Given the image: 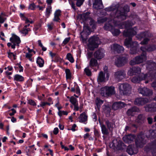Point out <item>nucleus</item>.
Instances as JSON below:
<instances>
[{
	"label": "nucleus",
	"mask_w": 156,
	"mask_h": 156,
	"mask_svg": "<svg viewBox=\"0 0 156 156\" xmlns=\"http://www.w3.org/2000/svg\"><path fill=\"white\" fill-rule=\"evenodd\" d=\"M155 129L150 130L149 134L146 136L144 135H139L135 140V145L137 147H143L147 142V139H152L156 137V123L152 126Z\"/></svg>",
	"instance_id": "obj_1"
},
{
	"label": "nucleus",
	"mask_w": 156,
	"mask_h": 156,
	"mask_svg": "<svg viewBox=\"0 0 156 156\" xmlns=\"http://www.w3.org/2000/svg\"><path fill=\"white\" fill-rule=\"evenodd\" d=\"M146 80L145 82L146 83L153 80H156V72L149 74H142L139 76H135L131 79V81L133 83H139L141 80Z\"/></svg>",
	"instance_id": "obj_2"
},
{
	"label": "nucleus",
	"mask_w": 156,
	"mask_h": 156,
	"mask_svg": "<svg viewBox=\"0 0 156 156\" xmlns=\"http://www.w3.org/2000/svg\"><path fill=\"white\" fill-rule=\"evenodd\" d=\"M130 11L129 7L128 5L120 8L119 9L116 10L114 14V17L122 21L126 19L128 17L127 13Z\"/></svg>",
	"instance_id": "obj_3"
},
{
	"label": "nucleus",
	"mask_w": 156,
	"mask_h": 156,
	"mask_svg": "<svg viewBox=\"0 0 156 156\" xmlns=\"http://www.w3.org/2000/svg\"><path fill=\"white\" fill-rule=\"evenodd\" d=\"M124 45L127 48H130V53L131 54H134L137 53L138 44L136 41H133L132 38H126L124 41Z\"/></svg>",
	"instance_id": "obj_4"
},
{
	"label": "nucleus",
	"mask_w": 156,
	"mask_h": 156,
	"mask_svg": "<svg viewBox=\"0 0 156 156\" xmlns=\"http://www.w3.org/2000/svg\"><path fill=\"white\" fill-rule=\"evenodd\" d=\"M149 33L147 31H145L140 32L136 34V37L137 40L141 41L140 44L141 45L147 44L150 39L149 38Z\"/></svg>",
	"instance_id": "obj_5"
},
{
	"label": "nucleus",
	"mask_w": 156,
	"mask_h": 156,
	"mask_svg": "<svg viewBox=\"0 0 156 156\" xmlns=\"http://www.w3.org/2000/svg\"><path fill=\"white\" fill-rule=\"evenodd\" d=\"M89 48L90 50L93 51L97 48L100 43L99 38L97 36H93L90 37L88 40Z\"/></svg>",
	"instance_id": "obj_6"
},
{
	"label": "nucleus",
	"mask_w": 156,
	"mask_h": 156,
	"mask_svg": "<svg viewBox=\"0 0 156 156\" xmlns=\"http://www.w3.org/2000/svg\"><path fill=\"white\" fill-rule=\"evenodd\" d=\"M119 92L121 95H127L131 92V86L127 83L119 84Z\"/></svg>",
	"instance_id": "obj_7"
},
{
	"label": "nucleus",
	"mask_w": 156,
	"mask_h": 156,
	"mask_svg": "<svg viewBox=\"0 0 156 156\" xmlns=\"http://www.w3.org/2000/svg\"><path fill=\"white\" fill-rule=\"evenodd\" d=\"M145 151H151L153 156H156V140L148 143L144 148Z\"/></svg>",
	"instance_id": "obj_8"
},
{
	"label": "nucleus",
	"mask_w": 156,
	"mask_h": 156,
	"mask_svg": "<svg viewBox=\"0 0 156 156\" xmlns=\"http://www.w3.org/2000/svg\"><path fill=\"white\" fill-rule=\"evenodd\" d=\"M101 93H105L107 96L114 94L115 93V87L113 86H105L101 89Z\"/></svg>",
	"instance_id": "obj_9"
},
{
	"label": "nucleus",
	"mask_w": 156,
	"mask_h": 156,
	"mask_svg": "<svg viewBox=\"0 0 156 156\" xmlns=\"http://www.w3.org/2000/svg\"><path fill=\"white\" fill-rule=\"evenodd\" d=\"M136 147L134 145H129L127 147L126 151L130 155L137 154L138 151V147H137L136 145Z\"/></svg>",
	"instance_id": "obj_10"
},
{
	"label": "nucleus",
	"mask_w": 156,
	"mask_h": 156,
	"mask_svg": "<svg viewBox=\"0 0 156 156\" xmlns=\"http://www.w3.org/2000/svg\"><path fill=\"white\" fill-rule=\"evenodd\" d=\"M127 59L125 57L119 56L117 58L115 62V65L118 67L123 66L127 62Z\"/></svg>",
	"instance_id": "obj_11"
},
{
	"label": "nucleus",
	"mask_w": 156,
	"mask_h": 156,
	"mask_svg": "<svg viewBox=\"0 0 156 156\" xmlns=\"http://www.w3.org/2000/svg\"><path fill=\"white\" fill-rule=\"evenodd\" d=\"M138 91L139 93L142 94L144 96H150L153 94V92L151 90L145 87L139 88Z\"/></svg>",
	"instance_id": "obj_12"
},
{
	"label": "nucleus",
	"mask_w": 156,
	"mask_h": 156,
	"mask_svg": "<svg viewBox=\"0 0 156 156\" xmlns=\"http://www.w3.org/2000/svg\"><path fill=\"white\" fill-rule=\"evenodd\" d=\"M126 73L123 70H118L115 74V76L116 79L119 81H121L126 77Z\"/></svg>",
	"instance_id": "obj_13"
},
{
	"label": "nucleus",
	"mask_w": 156,
	"mask_h": 156,
	"mask_svg": "<svg viewBox=\"0 0 156 156\" xmlns=\"http://www.w3.org/2000/svg\"><path fill=\"white\" fill-rule=\"evenodd\" d=\"M123 35L124 36L128 37V38L132 37L136 34V32L133 28H130L127 30H124L123 32Z\"/></svg>",
	"instance_id": "obj_14"
},
{
	"label": "nucleus",
	"mask_w": 156,
	"mask_h": 156,
	"mask_svg": "<svg viewBox=\"0 0 156 156\" xmlns=\"http://www.w3.org/2000/svg\"><path fill=\"white\" fill-rule=\"evenodd\" d=\"M144 58L140 56L135 57L129 62V64L133 66L136 64H139L143 62Z\"/></svg>",
	"instance_id": "obj_15"
},
{
	"label": "nucleus",
	"mask_w": 156,
	"mask_h": 156,
	"mask_svg": "<svg viewBox=\"0 0 156 156\" xmlns=\"http://www.w3.org/2000/svg\"><path fill=\"white\" fill-rule=\"evenodd\" d=\"M141 69L138 66H133L130 68L128 72V74L129 76L136 75V73L140 74L141 72Z\"/></svg>",
	"instance_id": "obj_16"
},
{
	"label": "nucleus",
	"mask_w": 156,
	"mask_h": 156,
	"mask_svg": "<svg viewBox=\"0 0 156 156\" xmlns=\"http://www.w3.org/2000/svg\"><path fill=\"white\" fill-rule=\"evenodd\" d=\"M148 101L147 99L143 98H136L134 101L135 105L138 106H142L146 104Z\"/></svg>",
	"instance_id": "obj_17"
},
{
	"label": "nucleus",
	"mask_w": 156,
	"mask_h": 156,
	"mask_svg": "<svg viewBox=\"0 0 156 156\" xmlns=\"http://www.w3.org/2000/svg\"><path fill=\"white\" fill-rule=\"evenodd\" d=\"M115 141L116 144L113 141L110 144L109 146L110 147H112L114 149L121 150L122 148L123 143L122 142H118L117 141Z\"/></svg>",
	"instance_id": "obj_18"
},
{
	"label": "nucleus",
	"mask_w": 156,
	"mask_h": 156,
	"mask_svg": "<svg viewBox=\"0 0 156 156\" xmlns=\"http://www.w3.org/2000/svg\"><path fill=\"white\" fill-rule=\"evenodd\" d=\"M147 68L149 70V72L146 74H149L152 73L156 72L155 71H152V70H155L156 69V63L154 62H150L147 66Z\"/></svg>",
	"instance_id": "obj_19"
},
{
	"label": "nucleus",
	"mask_w": 156,
	"mask_h": 156,
	"mask_svg": "<svg viewBox=\"0 0 156 156\" xmlns=\"http://www.w3.org/2000/svg\"><path fill=\"white\" fill-rule=\"evenodd\" d=\"M105 55L102 49H99L96 51L94 53V56L95 58L99 60L102 59Z\"/></svg>",
	"instance_id": "obj_20"
},
{
	"label": "nucleus",
	"mask_w": 156,
	"mask_h": 156,
	"mask_svg": "<svg viewBox=\"0 0 156 156\" xmlns=\"http://www.w3.org/2000/svg\"><path fill=\"white\" fill-rule=\"evenodd\" d=\"M90 30V27L88 25L84 26L82 31L80 34L81 38L83 41H86V38L84 37L83 35L85 34L87 35L88 34V32Z\"/></svg>",
	"instance_id": "obj_21"
},
{
	"label": "nucleus",
	"mask_w": 156,
	"mask_h": 156,
	"mask_svg": "<svg viewBox=\"0 0 156 156\" xmlns=\"http://www.w3.org/2000/svg\"><path fill=\"white\" fill-rule=\"evenodd\" d=\"M9 41L12 43H14L18 46H19V44L21 42L19 37L14 34H12V37L10 38Z\"/></svg>",
	"instance_id": "obj_22"
},
{
	"label": "nucleus",
	"mask_w": 156,
	"mask_h": 156,
	"mask_svg": "<svg viewBox=\"0 0 156 156\" xmlns=\"http://www.w3.org/2000/svg\"><path fill=\"white\" fill-rule=\"evenodd\" d=\"M93 7L96 9H102L104 8L102 0H94Z\"/></svg>",
	"instance_id": "obj_23"
},
{
	"label": "nucleus",
	"mask_w": 156,
	"mask_h": 156,
	"mask_svg": "<svg viewBox=\"0 0 156 156\" xmlns=\"http://www.w3.org/2000/svg\"><path fill=\"white\" fill-rule=\"evenodd\" d=\"M135 137L134 135L130 134L125 135L123 137L122 139L125 143H130L133 140Z\"/></svg>",
	"instance_id": "obj_24"
},
{
	"label": "nucleus",
	"mask_w": 156,
	"mask_h": 156,
	"mask_svg": "<svg viewBox=\"0 0 156 156\" xmlns=\"http://www.w3.org/2000/svg\"><path fill=\"white\" fill-rule=\"evenodd\" d=\"M147 111L151 112H156V103H152L147 105L145 108Z\"/></svg>",
	"instance_id": "obj_25"
},
{
	"label": "nucleus",
	"mask_w": 156,
	"mask_h": 156,
	"mask_svg": "<svg viewBox=\"0 0 156 156\" xmlns=\"http://www.w3.org/2000/svg\"><path fill=\"white\" fill-rule=\"evenodd\" d=\"M125 105V104L123 102L121 101L115 102L113 104L112 108L114 110H116L124 107Z\"/></svg>",
	"instance_id": "obj_26"
},
{
	"label": "nucleus",
	"mask_w": 156,
	"mask_h": 156,
	"mask_svg": "<svg viewBox=\"0 0 156 156\" xmlns=\"http://www.w3.org/2000/svg\"><path fill=\"white\" fill-rule=\"evenodd\" d=\"M90 12H87L80 14L79 16L80 19L82 20L84 23H85L90 18Z\"/></svg>",
	"instance_id": "obj_27"
},
{
	"label": "nucleus",
	"mask_w": 156,
	"mask_h": 156,
	"mask_svg": "<svg viewBox=\"0 0 156 156\" xmlns=\"http://www.w3.org/2000/svg\"><path fill=\"white\" fill-rule=\"evenodd\" d=\"M113 49L116 52L118 53L122 52L124 50V48L118 44H115L113 46Z\"/></svg>",
	"instance_id": "obj_28"
},
{
	"label": "nucleus",
	"mask_w": 156,
	"mask_h": 156,
	"mask_svg": "<svg viewBox=\"0 0 156 156\" xmlns=\"http://www.w3.org/2000/svg\"><path fill=\"white\" fill-rule=\"evenodd\" d=\"M139 110V109L136 106H133L127 110V114L128 115L133 116L134 115L133 112H138Z\"/></svg>",
	"instance_id": "obj_29"
},
{
	"label": "nucleus",
	"mask_w": 156,
	"mask_h": 156,
	"mask_svg": "<svg viewBox=\"0 0 156 156\" xmlns=\"http://www.w3.org/2000/svg\"><path fill=\"white\" fill-rule=\"evenodd\" d=\"M78 118L79 119V122H80L82 123L87 121V116L85 112H83L80 114V116L78 117Z\"/></svg>",
	"instance_id": "obj_30"
},
{
	"label": "nucleus",
	"mask_w": 156,
	"mask_h": 156,
	"mask_svg": "<svg viewBox=\"0 0 156 156\" xmlns=\"http://www.w3.org/2000/svg\"><path fill=\"white\" fill-rule=\"evenodd\" d=\"M105 80V73L102 71L100 72L98 78L97 79L98 82L102 83Z\"/></svg>",
	"instance_id": "obj_31"
},
{
	"label": "nucleus",
	"mask_w": 156,
	"mask_h": 156,
	"mask_svg": "<svg viewBox=\"0 0 156 156\" xmlns=\"http://www.w3.org/2000/svg\"><path fill=\"white\" fill-rule=\"evenodd\" d=\"M104 28L105 30L111 31L114 28V26L112 24L111 22H108L105 23Z\"/></svg>",
	"instance_id": "obj_32"
},
{
	"label": "nucleus",
	"mask_w": 156,
	"mask_h": 156,
	"mask_svg": "<svg viewBox=\"0 0 156 156\" xmlns=\"http://www.w3.org/2000/svg\"><path fill=\"white\" fill-rule=\"evenodd\" d=\"M13 80L14 81L20 82H23L24 81V77L18 74H16L13 76Z\"/></svg>",
	"instance_id": "obj_33"
},
{
	"label": "nucleus",
	"mask_w": 156,
	"mask_h": 156,
	"mask_svg": "<svg viewBox=\"0 0 156 156\" xmlns=\"http://www.w3.org/2000/svg\"><path fill=\"white\" fill-rule=\"evenodd\" d=\"M98 64L97 60L94 58H92L90 60L89 62V66L92 68L93 67H96Z\"/></svg>",
	"instance_id": "obj_34"
},
{
	"label": "nucleus",
	"mask_w": 156,
	"mask_h": 156,
	"mask_svg": "<svg viewBox=\"0 0 156 156\" xmlns=\"http://www.w3.org/2000/svg\"><path fill=\"white\" fill-rule=\"evenodd\" d=\"M147 51L151 52L156 50V45L155 44H149L147 45Z\"/></svg>",
	"instance_id": "obj_35"
},
{
	"label": "nucleus",
	"mask_w": 156,
	"mask_h": 156,
	"mask_svg": "<svg viewBox=\"0 0 156 156\" xmlns=\"http://www.w3.org/2000/svg\"><path fill=\"white\" fill-rule=\"evenodd\" d=\"M105 122L108 129L109 131H112L113 128V122L109 121L108 119L105 120Z\"/></svg>",
	"instance_id": "obj_36"
},
{
	"label": "nucleus",
	"mask_w": 156,
	"mask_h": 156,
	"mask_svg": "<svg viewBox=\"0 0 156 156\" xmlns=\"http://www.w3.org/2000/svg\"><path fill=\"white\" fill-rule=\"evenodd\" d=\"M102 133L104 135H108L109 134L108 129L106 127V126L104 124L101 126Z\"/></svg>",
	"instance_id": "obj_37"
},
{
	"label": "nucleus",
	"mask_w": 156,
	"mask_h": 156,
	"mask_svg": "<svg viewBox=\"0 0 156 156\" xmlns=\"http://www.w3.org/2000/svg\"><path fill=\"white\" fill-rule=\"evenodd\" d=\"M36 63L39 67H42L44 66V62L42 58L40 57H38Z\"/></svg>",
	"instance_id": "obj_38"
},
{
	"label": "nucleus",
	"mask_w": 156,
	"mask_h": 156,
	"mask_svg": "<svg viewBox=\"0 0 156 156\" xmlns=\"http://www.w3.org/2000/svg\"><path fill=\"white\" fill-rule=\"evenodd\" d=\"M145 117L142 114H139L137 116L136 120L137 122L139 123H142L144 122Z\"/></svg>",
	"instance_id": "obj_39"
},
{
	"label": "nucleus",
	"mask_w": 156,
	"mask_h": 156,
	"mask_svg": "<svg viewBox=\"0 0 156 156\" xmlns=\"http://www.w3.org/2000/svg\"><path fill=\"white\" fill-rule=\"evenodd\" d=\"M89 20H90L89 22L90 26L91 27L92 29H95L96 27V23L95 21L91 17L90 18Z\"/></svg>",
	"instance_id": "obj_40"
},
{
	"label": "nucleus",
	"mask_w": 156,
	"mask_h": 156,
	"mask_svg": "<svg viewBox=\"0 0 156 156\" xmlns=\"http://www.w3.org/2000/svg\"><path fill=\"white\" fill-rule=\"evenodd\" d=\"M111 32L114 36L119 35L120 33V30L118 29H115L114 28L111 30Z\"/></svg>",
	"instance_id": "obj_41"
},
{
	"label": "nucleus",
	"mask_w": 156,
	"mask_h": 156,
	"mask_svg": "<svg viewBox=\"0 0 156 156\" xmlns=\"http://www.w3.org/2000/svg\"><path fill=\"white\" fill-rule=\"evenodd\" d=\"M70 102L73 105L77 104H78V101L77 99L73 96L70 97V99L69 100Z\"/></svg>",
	"instance_id": "obj_42"
},
{
	"label": "nucleus",
	"mask_w": 156,
	"mask_h": 156,
	"mask_svg": "<svg viewBox=\"0 0 156 156\" xmlns=\"http://www.w3.org/2000/svg\"><path fill=\"white\" fill-rule=\"evenodd\" d=\"M65 73L66 79H70L71 78V73L69 69H66Z\"/></svg>",
	"instance_id": "obj_43"
},
{
	"label": "nucleus",
	"mask_w": 156,
	"mask_h": 156,
	"mask_svg": "<svg viewBox=\"0 0 156 156\" xmlns=\"http://www.w3.org/2000/svg\"><path fill=\"white\" fill-rule=\"evenodd\" d=\"M66 58L71 63L74 62V59L70 53H68L66 56Z\"/></svg>",
	"instance_id": "obj_44"
},
{
	"label": "nucleus",
	"mask_w": 156,
	"mask_h": 156,
	"mask_svg": "<svg viewBox=\"0 0 156 156\" xmlns=\"http://www.w3.org/2000/svg\"><path fill=\"white\" fill-rule=\"evenodd\" d=\"M31 30L30 28H28L27 29H26L23 28V29L20 31L21 33L24 34L25 36L28 34V32L30 31Z\"/></svg>",
	"instance_id": "obj_45"
},
{
	"label": "nucleus",
	"mask_w": 156,
	"mask_h": 156,
	"mask_svg": "<svg viewBox=\"0 0 156 156\" xmlns=\"http://www.w3.org/2000/svg\"><path fill=\"white\" fill-rule=\"evenodd\" d=\"M104 103V101L100 99L97 98L96 101V105L98 109H99L101 105Z\"/></svg>",
	"instance_id": "obj_46"
},
{
	"label": "nucleus",
	"mask_w": 156,
	"mask_h": 156,
	"mask_svg": "<svg viewBox=\"0 0 156 156\" xmlns=\"http://www.w3.org/2000/svg\"><path fill=\"white\" fill-rule=\"evenodd\" d=\"M104 110L107 113H110L111 112V108L108 105H104Z\"/></svg>",
	"instance_id": "obj_47"
},
{
	"label": "nucleus",
	"mask_w": 156,
	"mask_h": 156,
	"mask_svg": "<svg viewBox=\"0 0 156 156\" xmlns=\"http://www.w3.org/2000/svg\"><path fill=\"white\" fill-rule=\"evenodd\" d=\"M84 72L88 76H91L92 73L91 71L88 68H86L84 69Z\"/></svg>",
	"instance_id": "obj_48"
},
{
	"label": "nucleus",
	"mask_w": 156,
	"mask_h": 156,
	"mask_svg": "<svg viewBox=\"0 0 156 156\" xmlns=\"http://www.w3.org/2000/svg\"><path fill=\"white\" fill-rule=\"evenodd\" d=\"M27 103L33 106H36L37 105L34 101L31 99H27Z\"/></svg>",
	"instance_id": "obj_49"
},
{
	"label": "nucleus",
	"mask_w": 156,
	"mask_h": 156,
	"mask_svg": "<svg viewBox=\"0 0 156 156\" xmlns=\"http://www.w3.org/2000/svg\"><path fill=\"white\" fill-rule=\"evenodd\" d=\"M19 16L21 19L23 21H24L27 18L26 16V13L25 12L20 13L19 14Z\"/></svg>",
	"instance_id": "obj_50"
},
{
	"label": "nucleus",
	"mask_w": 156,
	"mask_h": 156,
	"mask_svg": "<svg viewBox=\"0 0 156 156\" xmlns=\"http://www.w3.org/2000/svg\"><path fill=\"white\" fill-rule=\"evenodd\" d=\"M68 114V112L66 111H59L58 112V115L61 117L62 115H67Z\"/></svg>",
	"instance_id": "obj_51"
},
{
	"label": "nucleus",
	"mask_w": 156,
	"mask_h": 156,
	"mask_svg": "<svg viewBox=\"0 0 156 156\" xmlns=\"http://www.w3.org/2000/svg\"><path fill=\"white\" fill-rule=\"evenodd\" d=\"M70 39V37H66L65 39L63 41L61 45L63 46L64 45L66 44L69 41Z\"/></svg>",
	"instance_id": "obj_52"
},
{
	"label": "nucleus",
	"mask_w": 156,
	"mask_h": 156,
	"mask_svg": "<svg viewBox=\"0 0 156 156\" xmlns=\"http://www.w3.org/2000/svg\"><path fill=\"white\" fill-rule=\"evenodd\" d=\"M16 45H17V44L14 43L9 42L7 44V46L9 48L11 47L13 49L15 48Z\"/></svg>",
	"instance_id": "obj_53"
},
{
	"label": "nucleus",
	"mask_w": 156,
	"mask_h": 156,
	"mask_svg": "<svg viewBox=\"0 0 156 156\" xmlns=\"http://www.w3.org/2000/svg\"><path fill=\"white\" fill-rule=\"evenodd\" d=\"M77 2L76 3V5L77 6L80 7L83 3L84 0H77Z\"/></svg>",
	"instance_id": "obj_54"
},
{
	"label": "nucleus",
	"mask_w": 156,
	"mask_h": 156,
	"mask_svg": "<svg viewBox=\"0 0 156 156\" xmlns=\"http://www.w3.org/2000/svg\"><path fill=\"white\" fill-rule=\"evenodd\" d=\"M107 20V18L105 17L98 20L97 21L98 23H103L106 22Z\"/></svg>",
	"instance_id": "obj_55"
},
{
	"label": "nucleus",
	"mask_w": 156,
	"mask_h": 156,
	"mask_svg": "<svg viewBox=\"0 0 156 156\" xmlns=\"http://www.w3.org/2000/svg\"><path fill=\"white\" fill-rule=\"evenodd\" d=\"M51 9V8H47L46 9L45 15L47 17H48L50 16Z\"/></svg>",
	"instance_id": "obj_56"
},
{
	"label": "nucleus",
	"mask_w": 156,
	"mask_h": 156,
	"mask_svg": "<svg viewBox=\"0 0 156 156\" xmlns=\"http://www.w3.org/2000/svg\"><path fill=\"white\" fill-rule=\"evenodd\" d=\"M94 136L97 137H99L100 136V132L96 129H94Z\"/></svg>",
	"instance_id": "obj_57"
},
{
	"label": "nucleus",
	"mask_w": 156,
	"mask_h": 156,
	"mask_svg": "<svg viewBox=\"0 0 156 156\" xmlns=\"http://www.w3.org/2000/svg\"><path fill=\"white\" fill-rule=\"evenodd\" d=\"M36 7V5L34 3H32L29 5L28 9L32 10H34Z\"/></svg>",
	"instance_id": "obj_58"
},
{
	"label": "nucleus",
	"mask_w": 156,
	"mask_h": 156,
	"mask_svg": "<svg viewBox=\"0 0 156 156\" xmlns=\"http://www.w3.org/2000/svg\"><path fill=\"white\" fill-rule=\"evenodd\" d=\"M124 23L126 27H129L131 26V21L129 20L125 21Z\"/></svg>",
	"instance_id": "obj_59"
},
{
	"label": "nucleus",
	"mask_w": 156,
	"mask_h": 156,
	"mask_svg": "<svg viewBox=\"0 0 156 156\" xmlns=\"http://www.w3.org/2000/svg\"><path fill=\"white\" fill-rule=\"evenodd\" d=\"M11 111L12 112V113H10L9 114V115L10 116H13L15 114L16 112V111L14 108H12L10 110L8 111V112H9Z\"/></svg>",
	"instance_id": "obj_60"
},
{
	"label": "nucleus",
	"mask_w": 156,
	"mask_h": 156,
	"mask_svg": "<svg viewBox=\"0 0 156 156\" xmlns=\"http://www.w3.org/2000/svg\"><path fill=\"white\" fill-rule=\"evenodd\" d=\"M76 94H78L79 96L80 95V90L79 86L77 84H76Z\"/></svg>",
	"instance_id": "obj_61"
},
{
	"label": "nucleus",
	"mask_w": 156,
	"mask_h": 156,
	"mask_svg": "<svg viewBox=\"0 0 156 156\" xmlns=\"http://www.w3.org/2000/svg\"><path fill=\"white\" fill-rule=\"evenodd\" d=\"M112 8L113 9V11H115V10H117L118 9H119L120 5L119 4H117L116 5H115L114 6H112Z\"/></svg>",
	"instance_id": "obj_62"
},
{
	"label": "nucleus",
	"mask_w": 156,
	"mask_h": 156,
	"mask_svg": "<svg viewBox=\"0 0 156 156\" xmlns=\"http://www.w3.org/2000/svg\"><path fill=\"white\" fill-rule=\"evenodd\" d=\"M113 9L112 8V6L106 8L104 9L105 10L106 12L113 11Z\"/></svg>",
	"instance_id": "obj_63"
},
{
	"label": "nucleus",
	"mask_w": 156,
	"mask_h": 156,
	"mask_svg": "<svg viewBox=\"0 0 156 156\" xmlns=\"http://www.w3.org/2000/svg\"><path fill=\"white\" fill-rule=\"evenodd\" d=\"M61 11L59 9L57 10L54 13V15L55 16H59L61 15Z\"/></svg>",
	"instance_id": "obj_64"
}]
</instances>
